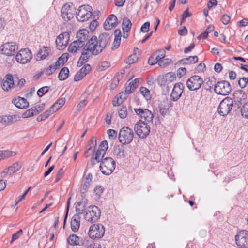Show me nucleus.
I'll return each mask as SVG.
<instances>
[{
	"instance_id": "obj_1",
	"label": "nucleus",
	"mask_w": 248,
	"mask_h": 248,
	"mask_svg": "<svg viewBox=\"0 0 248 248\" xmlns=\"http://www.w3.org/2000/svg\"><path fill=\"white\" fill-rule=\"evenodd\" d=\"M110 36L108 33L100 34L98 39L96 36H93L87 42V50H90L93 55L101 53L109 42Z\"/></svg>"
},
{
	"instance_id": "obj_2",
	"label": "nucleus",
	"mask_w": 248,
	"mask_h": 248,
	"mask_svg": "<svg viewBox=\"0 0 248 248\" xmlns=\"http://www.w3.org/2000/svg\"><path fill=\"white\" fill-rule=\"evenodd\" d=\"M115 166V162L112 158L106 157L101 161L100 170L102 173L108 175L113 171Z\"/></svg>"
},
{
	"instance_id": "obj_3",
	"label": "nucleus",
	"mask_w": 248,
	"mask_h": 248,
	"mask_svg": "<svg viewBox=\"0 0 248 248\" xmlns=\"http://www.w3.org/2000/svg\"><path fill=\"white\" fill-rule=\"evenodd\" d=\"M134 132L133 130L128 127L122 128L119 133L118 139L122 144H128L133 140Z\"/></svg>"
},
{
	"instance_id": "obj_4",
	"label": "nucleus",
	"mask_w": 248,
	"mask_h": 248,
	"mask_svg": "<svg viewBox=\"0 0 248 248\" xmlns=\"http://www.w3.org/2000/svg\"><path fill=\"white\" fill-rule=\"evenodd\" d=\"M101 211L96 206L89 207L86 211L84 215V219L88 222L93 223L97 221L100 218Z\"/></svg>"
},
{
	"instance_id": "obj_5",
	"label": "nucleus",
	"mask_w": 248,
	"mask_h": 248,
	"mask_svg": "<svg viewBox=\"0 0 248 248\" xmlns=\"http://www.w3.org/2000/svg\"><path fill=\"white\" fill-rule=\"evenodd\" d=\"M92 7L88 5L80 6L76 13L77 19L81 22L88 20L92 16Z\"/></svg>"
},
{
	"instance_id": "obj_6",
	"label": "nucleus",
	"mask_w": 248,
	"mask_h": 248,
	"mask_svg": "<svg viewBox=\"0 0 248 248\" xmlns=\"http://www.w3.org/2000/svg\"><path fill=\"white\" fill-rule=\"evenodd\" d=\"M233 100L229 97H226L220 103L217 111L221 116L227 115L232 109Z\"/></svg>"
},
{
	"instance_id": "obj_7",
	"label": "nucleus",
	"mask_w": 248,
	"mask_h": 248,
	"mask_svg": "<svg viewBox=\"0 0 248 248\" xmlns=\"http://www.w3.org/2000/svg\"><path fill=\"white\" fill-rule=\"evenodd\" d=\"M105 233V227L101 224H94L92 225L88 232L89 236L93 239H100L103 237Z\"/></svg>"
},
{
	"instance_id": "obj_8",
	"label": "nucleus",
	"mask_w": 248,
	"mask_h": 248,
	"mask_svg": "<svg viewBox=\"0 0 248 248\" xmlns=\"http://www.w3.org/2000/svg\"><path fill=\"white\" fill-rule=\"evenodd\" d=\"M134 130L139 137L141 138H146L149 134L150 128L141 120L137 121L134 126Z\"/></svg>"
},
{
	"instance_id": "obj_9",
	"label": "nucleus",
	"mask_w": 248,
	"mask_h": 248,
	"mask_svg": "<svg viewBox=\"0 0 248 248\" xmlns=\"http://www.w3.org/2000/svg\"><path fill=\"white\" fill-rule=\"evenodd\" d=\"M231 90L230 84L225 80L218 81L215 85L214 91L218 94L227 95L230 93Z\"/></svg>"
},
{
	"instance_id": "obj_10",
	"label": "nucleus",
	"mask_w": 248,
	"mask_h": 248,
	"mask_svg": "<svg viewBox=\"0 0 248 248\" xmlns=\"http://www.w3.org/2000/svg\"><path fill=\"white\" fill-rule=\"evenodd\" d=\"M203 83L202 78L198 75L191 77L186 82V86L189 90L195 91L200 89Z\"/></svg>"
},
{
	"instance_id": "obj_11",
	"label": "nucleus",
	"mask_w": 248,
	"mask_h": 248,
	"mask_svg": "<svg viewBox=\"0 0 248 248\" xmlns=\"http://www.w3.org/2000/svg\"><path fill=\"white\" fill-rule=\"evenodd\" d=\"M236 244L241 248H248V231L242 230L235 237Z\"/></svg>"
},
{
	"instance_id": "obj_12",
	"label": "nucleus",
	"mask_w": 248,
	"mask_h": 248,
	"mask_svg": "<svg viewBox=\"0 0 248 248\" xmlns=\"http://www.w3.org/2000/svg\"><path fill=\"white\" fill-rule=\"evenodd\" d=\"M32 53L28 48L21 49L16 55V60L18 62L25 64L29 62L32 58Z\"/></svg>"
},
{
	"instance_id": "obj_13",
	"label": "nucleus",
	"mask_w": 248,
	"mask_h": 248,
	"mask_svg": "<svg viewBox=\"0 0 248 248\" xmlns=\"http://www.w3.org/2000/svg\"><path fill=\"white\" fill-rule=\"evenodd\" d=\"M134 111L137 115L144 120L145 123H149L153 121L154 115L151 111L149 109L135 108H134Z\"/></svg>"
},
{
	"instance_id": "obj_14",
	"label": "nucleus",
	"mask_w": 248,
	"mask_h": 248,
	"mask_svg": "<svg viewBox=\"0 0 248 248\" xmlns=\"http://www.w3.org/2000/svg\"><path fill=\"white\" fill-rule=\"evenodd\" d=\"M69 39V34L68 32L61 33L56 39V47L59 50H62L67 46Z\"/></svg>"
},
{
	"instance_id": "obj_15",
	"label": "nucleus",
	"mask_w": 248,
	"mask_h": 248,
	"mask_svg": "<svg viewBox=\"0 0 248 248\" xmlns=\"http://www.w3.org/2000/svg\"><path fill=\"white\" fill-rule=\"evenodd\" d=\"M74 8L72 4H64L61 10V16L65 21H68L74 16Z\"/></svg>"
},
{
	"instance_id": "obj_16",
	"label": "nucleus",
	"mask_w": 248,
	"mask_h": 248,
	"mask_svg": "<svg viewBox=\"0 0 248 248\" xmlns=\"http://www.w3.org/2000/svg\"><path fill=\"white\" fill-rule=\"evenodd\" d=\"M17 49L18 46L15 42H7L1 46L2 53L7 56L14 55Z\"/></svg>"
},
{
	"instance_id": "obj_17",
	"label": "nucleus",
	"mask_w": 248,
	"mask_h": 248,
	"mask_svg": "<svg viewBox=\"0 0 248 248\" xmlns=\"http://www.w3.org/2000/svg\"><path fill=\"white\" fill-rule=\"evenodd\" d=\"M184 88V85L181 82L176 83L170 94L171 100L173 101H177L182 95Z\"/></svg>"
},
{
	"instance_id": "obj_18",
	"label": "nucleus",
	"mask_w": 248,
	"mask_h": 248,
	"mask_svg": "<svg viewBox=\"0 0 248 248\" xmlns=\"http://www.w3.org/2000/svg\"><path fill=\"white\" fill-rule=\"evenodd\" d=\"M16 81V80H14L11 74H7L2 81L1 84L2 89L5 91H8L16 86V84L15 83Z\"/></svg>"
},
{
	"instance_id": "obj_19",
	"label": "nucleus",
	"mask_w": 248,
	"mask_h": 248,
	"mask_svg": "<svg viewBox=\"0 0 248 248\" xmlns=\"http://www.w3.org/2000/svg\"><path fill=\"white\" fill-rule=\"evenodd\" d=\"M89 32L86 29L80 30L77 33V40L76 41L82 46H84L85 45L86 41L88 39Z\"/></svg>"
},
{
	"instance_id": "obj_20",
	"label": "nucleus",
	"mask_w": 248,
	"mask_h": 248,
	"mask_svg": "<svg viewBox=\"0 0 248 248\" xmlns=\"http://www.w3.org/2000/svg\"><path fill=\"white\" fill-rule=\"evenodd\" d=\"M87 47L88 46L87 43L85 46L83 47L81 55L78 62L77 66L78 67L81 66L83 64H84L88 61L89 58L92 55H93L91 52H90V50H87Z\"/></svg>"
},
{
	"instance_id": "obj_21",
	"label": "nucleus",
	"mask_w": 248,
	"mask_h": 248,
	"mask_svg": "<svg viewBox=\"0 0 248 248\" xmlns=\"http://www.w3.org/2000/svg\"><path fill=\"white\" fill-rule=\"evenodd\" d=\"M117 18L113 14L109 15L104 23V28L105 30H109L117 26Z\"/></svg>"
},
{
	"instance_id": "obj_22",
	"label": "nucleus",
	"mask_w": 248,
	"mask_h": 248,
	"mask_svg": "<svg viewBox=\"0 0 248 248\" xmlns=\"http://www.w3.org/2000/svg\"><path fill=\"white\" fill-rule=\"evenodd\" d=\"M233 102L234 101L235 104L237 105L238 107L242 104L243 100H245L247 98V95L245 92L241 90L235 91L233 94Z\"/></svg>"
},
{
	"instance_id": "obj_23",
	"label": "nucleus",
	"mask_w": 248,
	"mask_h": 248,
	"mask_svg": "<svg viewBox=\"0 0 248 248\" xmlns=\"http://www.w3.org/2000/svg\"><path fill=\"white\" fill-rule=\"evenodd\" d=\"M165 51L163 49L159 50L154 53V55H156L155 58L158 60V64L160 67H166L167 66V63H165L164 61H167V62H168L170 61L169 59H165L163 60H161L165 57Z\"/></svg>"
},
{
	"instance_id": "obj_24",
	"label": "nucleus",
	"mask_w": 248,
	"mask_h": 248,
	"mask_svg": "<svg viewBox=\"0 0 248 248\" xmlns=\"http://www.w3.org/2000/svg\"><path fill=\"white\" fill-rule=\"evenodd\" d=\"M12 103L17 108L21 109L26 108L29 106V103L27 101L26 99L20 96L13 99Z\"/></svg>"
},
{
	"instance_id": "obj_25",
	"label": "nucleus",
	"mask_w": 248,
	"mask_h": 248,
	"mask_svg": "<svg viewBox=\"0 0 248 248\" xmlns=\"http://www.w3.org/2000/svg\"><path fill=\"white\" fill-rule=\"evenodd\" d=\"M80 224V217L78 215H74L71 221V228L74 232H77L79 228Z\"/></svg>"
},
{
	"instance_id": "obj_26",
	"label": "nucleus",
	"mask_w": 248,
	"mask_h": 248,
	"mask_svg": "<svg viewBox=\"0 0 248 248\" xmlns=\"http://www.w3.org/2000/svg\"><path fill=\"white\" fill-rule=\"evenodd\" d=\"M49 52L50 49L48 47L42 46L37 54V60L40 61L46 59L48 56Z\"/></svg>"
},
{
	"instance_id": "obj_27",
	"label": "nucleus",
	"mask_w": 248,
	"mask_h": 248,
	"mask_svg": "<svg viewBox=\"0 0 248 248\" xmlns=\"http://www.w3.org/2000/svg\"><path fill=\"white\" fill-rule=\"evenodd\" d=\"M106 154L105 152L102 151L98 149L96 152L95 157H92L91 159V161L93 165L95 164V161H96L97 162H99L100 160H102L103 159L105 155Z\"/></svg>"
},
{
	"instance_id": "obj_28",
	"label": "nucleus",
	"mask_w": 248,
	"mask_h": 248,
	"mask_svg": "<svg viewBox=\"0 0 248 248\" xmlns=\"http://www.w3.org/2000/svg\"><path fill=\"white\" fill-rule=\"evenodd\" d=\"M165 82V84L167 86V88H169V84L176 81V77L175 74L173 72H169L167 73L164 77Z\"/></svg>"
},
{
	"instance_id": "obj_29",
	"label": "nucleus",
	"mask_w": 248,
	"mask_h": 248,
	"mask_svg": "<svg viewBox=\"0 0 248 248\" xmlns=\"http://www.w3.org/2000/svg\"><path fill=\"white\" fill-rule=\"evenodd\" d=\"M55 112V111L54 110V109H52V107H51V108L49 109L46 110L42 114L38 116L36 119V120L38 122H41L42 121H44Z\"/></svg>"
},
{
	"instance_id": "obj_30",
	"label": "nucleus",
	"mask_w": 248,
	"mask_h": 248,
	"mask_svg": "<svg viewBox=\"0 0 248 248\" xmlns=\"http://www.w3.org/2000/svg\"><path fill=\"white\" fill-rule=\"evenodd\" d=\"M80 238L76 234L70 235L67 238V243L71 245H80Z\"/></svg>"
},
{
	"instance_id": "obj_31",
	"label": "nucleus",
	"mask_w": 248,
	"mask_h": 248,
	"mask_svg": "<svg viewBox=\"0 0 248 248\" xmlns=\"http://www.w3.org/2000/svg\"><path fill=\"white\" fill-rule=\"evenodd\" d=\"M83 46L79 45L77 41H74L72 42L68 46V50L70 53H75L80 50Z\"/></svg>"
},
{
	"instance_id": "obj_32",
	"label": "nucleus",
	"mask_w": 248,
	"mask_h": 248,
	"mask_svg": "<svg viewBox=\"0 0 248 248\" xmlns=\"http://www.w3.org/2000/svg\"><path fill=\"white\" fill-rule=\"evenodd\" d=\"M131 26L132 24L130 20L126 17H124L122 23L123 31L128 32L131 28Z\"/></svg>"
},
{
	"instance_id": "obj_33",
	"label": "nucleus",
	"mask_w": 248,
	"mask_h": 248,
	"mask_svg": "<svg viewBox=\"0 0 248 248\" xmlns=\"http://www.w3.org/2000/svg\"><path fill=\"white\" fill-rule=\"evenodd\" d=\"M69 71L67 67L62 68L58 75V78L60 80H64L68 77Z\"/></svg>"
},
{
	"instance_id": "obj_34",
	"label": "nucleus",
	"mask_w": 248,
	"mask_h": 248,
	"mask_svg": "<svg viewBox=\"0 0 248 248\" xmlns=\"http://www.w3.org/2000/svg\"><path fill=\"white\" fill-rule=\"evenodd\" d=\"M86 207V202L84 201L78 202L76 205V211L78 215L83 213Z\"/></svg>"
},
{
	"instance_id": "obj_35",
	"label": "nucleus",
	"mask_w": 248,
	"mask_h": 248,
	"mask_svg": "<svg viewBox=\"0 0 248 248\" xmlns=\"http://www.w3.org/2000/svg\"><path fill=\"white\" fill-rule=\"evenodd\" d=\"M16 117V115H4L0 116V123L3 124H8L12 123L13 118Z\"/></svg>"
},
{
	"instance_id": "obj_36",
	"label": "nucleus",
	"mask_w": 248,
	"mask_h": 248,
	"mask_svg": "<svg viewBox=\"0 0 248 248\" xmlns=\"http://www.w3.org/2000/svg\"><path fill=\"white\" fill-rule=\"evenodd\" d=\"M65 103V98H62L58 99L52 106V109L56 112L61 108Z\"/></svg>"
},
{
	"instance_id": "obj_37",
	"label": "nucleus",
	"mask_w": 248,
	"mask_h": 248,
	"mask_svg": "<svg viewBox=\"0 0 248 248\" xmlns=\"http://www.w3.org/2000/svg\"><path fill=\"white\" fill-rule=\"evenodd\" d=\"M198 61V57L197 56H189V57L184 58L181 61V62L183 64H191L195 63Z\"/></svg>"
},
{
	"instance_id": "obj_38",
	"label": "nucleus",
	"mask_w": 248,
	"mask_h": 248,
	"mask_svg": "<svg viewBox=\"0 0 248 248\" xmlns=\"http://www.w3.org/2000/svg\"><path fill=\"white\" fill-rule=\"evenodd\" d=\"M36 108L33 107L26 110L23 114V118H28L31 116H33L35 115H36V113L35 111V109Z\"/></svg>"
},
{
	"instance_id": "obj_39",
	"label": "nucleus",
	"mask_w": 248,
	"mask_h": 248,
	"mask_svg": "<svg viewBox=\"0 0 248 248\" xmlns=\"http://www.w3.org/2000/svg\"><path fill=\"white\" fill-rule=\"evenodd\" d=\"M140 92L147 100L151 99L150 92L147 88L144 87H141L140 88Z\"/></svg>"
},
{
	"instance_id": "obj_40",
	"label": "nucleus",
	"mask_w": 248,
	"mask_h": 248,
	"mask_svg": "<svg viewBox=\"0 0 248 248\" xmlns=\"http://www.w3.org/2000/svg\"><path fill=\"white\" fill-rule=\"evenodd\" d=\"M21 167V165L20 163L16 162L14 163L12 165L9 167L10 169V173L13 174L17 170H18Z\"/></svg>"
},
{
	"instance_id": "obj_41",
	"label": "nucleus",
	"mask_w": 248,
	"mask_h": 248,
	"mask_svg": "<svg viewBox=\"0 0 248 248\" xmlns=\"http://www.w3.org/2000/svg\"><path fill=\"white\" fill-rule=\"evenodd\" d=\"M241 112L243 117L248 119V101L243 105L241 109Z\"/></svg>"
},
{
	"instance_id": "obj_42",
	"label": "nucleus",
	"mask_w": 248,
	"mask_h": 248,
	"mask_svg": "<svg viewBox=\"0 0 248 248\" xmlns=\"http://www.w3.org/2000/svg\"><path fill=\"white\" fill-rule=\"evenodd\" d=\"M119 116L122 119H124L127 116V110L126 107L122 106L120 109L118 110Z\"/></svg>"
},
{
	"instance_id": "obj_43",
	"label": "nucleus",
	"mask_w": 248,
	"mask_h": 248,
	"mask_svg": "<svg viewBox=\"0 0 248 248\" xmlns=\"http://www.w3.org/2000/svg\"><path fill=\"white\" fill-rule=\"evenodd\" d=\"M138 57L137 55L133 53L132 55L129 56L126 60L125 62L128 64H131L134 63L137 60Z\"/></svg>"
},
{
	"instance_id": "obj_44",
	"label": "nucleus",
	"mask_w": 248,
	"mask_h": 248,
	"mask_svg": "<svg viewBox=\"0 0 248 248\" xmlns=\"http://www.w3.org/2000/svg\"><path fill=\"white\" fill-rule=\"evenodd\" d=\"M88 101L86 99H83L81 100L77 106V109L78 111H80L83 108H84L87 103Z\"/></svg>"
},
{
	"instance_id": "obj_45",
	"label": "nucleus",
	"mask_w": 248,
	"mask_h": 248,
	"mask_svg": "<svg viewBox=\"0 0 248 248\" xmlns=\"http://www.w3.org/2000/svg\"><path fill=\"white\" fill-rule=\"evenodd\" d=\"M49 89V87L48 86H44L40 88L37 92V95L39 97H42L45 93L48 91Z\"/></svg>"
},
{
	"instance_id": "obj_46",
	"label": "nucleus",
	"mask_w": 248,
	"mask_h": 248,
	"mask_svg": "<svg viewBox=\"0 0 248 248\" xmlns=\"http://www.w3.org/2000/svg\"><path fill=\"white\" fill-rule=\"evenodd\" d=\"M215 81L211 80L210 79H208V80L206 82L205 84H204V88L206 90H209L212 88L214 86L215 87Z\"/></svg>"
},
{
	"instance_id": "obj_47",
	"label": "nucleus",
	"mask_w": 248,
	"mask_h": 248,
	"mask_svg": "<svg viewBox=\"0 0 248 248\" xmlns=\"http://www.w3.org/2000/svg\"><path fill=\"white\" fill-rule=\"evenodd\" d=\"M94 149V148H93L92 146L88 145L87 150L85 151L84 153L85 157L87 158L91 155L93 154Z\"/></svg>"
},
{
	"instance_id": "obj_48",
	"label": "nucleus",
	"mask_w": 248,
	"mask_h": 248,
	"mask_svg": "<svg viewBox=\"0 0 248 248\" xmlns=\"http://www.w3.org/2000/svg\"><path fill=\"white\" fill-rule=\"evenodd\" d=\"M91 70V66L88 64H86L83 67H82L79 71H80V73H82L84 75L86 76L88 73H89Z\"/></svg>"
},
{
	"instance_id": "obj_49",
	"label": "nucleus",
	"mask_w": 248,
	"mask_h": 248,
	"mask_svg": "<svg viewBox=\"0 0 248 248\" xmlns=\"http://www.w3.org/2000/svg\"><path fill=\"white\" fill-rule=\"evenodd\" d=\"M90 185L84 183L80 190V194L82 197H85L86 193L89 188Z\"/></svg>"
},
{
	"instance_id": "obj_50",
	"label": "nucleus",
	"mask_w": 248,
	"mask_h": 248,
	"mask_svg": "<svg viewBox=\"0 0 248 248\" xmlns=\"http://www.w3.org/2000/svg\"><path fill=\"white\" fill-rule=\"evenodd\" d=\"M123 93H120V97H115L113 100L112 104L114 106H118L122 102V94Z\"/></svg>"
},
{
	"instance_id": "obj_51",
	"label": "nucleus",
	"mask_w": 248,
	"mask_h": 248,
	"mask_svg": "<svg viewBox=\"0 0 248 248\" xmlns=\"http://www.w3.org/2000/svg\"><path fill=\"white\" fill-rule=\"evenodd\" d=\"M107 134L109 138L112 140L115 139L117 136V132L113 129H108L107 131Z\"/></svg>"
},
{
	"instance_id": "obj_52",
	"label": "nucleus",
	"mask_w": 248,
	"mask_h": 248,
	"mask_svg": "<svg viewBox=\"0 0 248 248\" xmlns=\"http://www.w3.org/2000/svg\"><path fill=\"white\" fill-rule=\"evenodd\" d=\"M22 229H20L16 232L13 234L12 237V240L10 242V244H12L14 241L17 240L22 234Z\"/></svg>"
},
{
	"instance_id": "obj_53",
	"label": "nucleus",
	"mask_w": 248,
	"mask_h": 248,
	"mask_svg": "<svg viewBox=\"0 0 248 248\" xmlns=\"http://www.w3.org/2000/svg\"><path fill=\"white\" fill-rule=\"evenodd\" d=\"M108 147V142L106 140H104L101 142L98 149L106 152Z\"/></svg>"
},
{
	"instance_id": "obj_54",
	"label": "nucleus",
	"mask_w": 248,
	"mask_h": 248,
	"mask_svg": "<svg viewBox=\"0 0 248 248\" xmlns=\"http://www.w3.org/2000/svg\"><path fill=\"white\" fill-rule=\"evenodd\" d=\"M120 80V79L119 78V75L114 78L110 85V87L112 90H114L116 88L117 86L119 84Z\"/></svg>"
},
{
	"instance_id": "obj_55",
	"label": "nucleus",
	"mask_w": 248,
	"mask_h": 248,
	"mask_svg": "<svg viewBox=\"0 0 248 248\" xmlns=\"http://www.w3.org/2000/svg\"><path fill=\"white\" fill-rule=\"evenodd\" d=\"M110 66V63L109 62L103 61L101 63L100 69L101 71H103L109 68Z\"/></svg>"
},
{
	"instance_id": "obj_56",
	"label": "nucleus",
	"mask_w": 248,
	"mask_h": 248,
	"mask_svg": "<svg viewBox=\"0 0 248 248\" xmlns=\"http://www.w3.org/2000/svg\"><path fill=\"white\" fill-rule=\"evenodd\" d=\"M45 104L42 103L38 105L33 107V108H35V111L36 113V115L38 114L39 112L43 110L45 108Z\"/></svg>"
},
{
	"instance_id": "obj_57",
	"label": "nucleus",
	"mask_w": 248,
	"mask_h": 248,
	"mask_svg": "<svg viewBox=\"0 0 248 248\" xmlns=\"http://www.w3.org/2000/svg\"><path fill=\"white\" fill-rule=\"evenodd\" d=\"M221 20L224 25H227L230 20V17L227 14H224L221 18Z\"/></svg>"
},
{
	"instance_id": "obj_58",
	"label": "nucleus",
	"mask_w": 248,
	"mask_h": 248,
	"mask_svg": "<svg viewBox=\"0 0 248 248\" xmlns=\"http://www.w3.org/2000/svg\"><path fill=\"white\" fill-rule=\"evenodd\" d=\"M63 173V169L62 168H61V169H60V170H59L58 172L56 174V178L55 180L56 183L58 182L61 179V178L62 177Z\"/></svg>"
},
{
	"instance_id": "obj_59",
	"label": "nucleus",
	"mask_w": 248,
	"mask_h": 248,
	"mask_svg": "<svg viewBox=\"0 0 248 248\" xmlns=\"http://www.w3.org/2000/svg\"><path fill=\"white\" fill-rule=\"evenodd\" d=\"M149 28L150 23L148 22H146L142 25L141 27V31L143 32H146L149 31Z\"/></svg>"
},
{
	"instance_id": "obj_60",
	"label": "nucleus",
	"mask_w": 248,
	"mask_h": 248,
	"mask_svg": "<svg viewBox=\"0 0 248 248\" xmlns=\"http://www.w3.org/2000/svg\"><path fill=\"white\" fill-rule=\"evenodd\" d=\"M85 75H84L82 73H80V71H79L75 76L74 77V80L75 81H78L80 80H81Z\"/></svg>"
},
{
	"instance_id": "obj_61",
	"label": "nucleus",
	"mask_w": 248,
	"mask_h": 248,
	"mask_svg": "<svg viewBox=\"0 0 248 248\" xmlns=\"http://www.w3.org/2000/svg\"><path fill=\"white\" fill-rule=\"evenodd\" d=\"M156 55H154V54L151 55L150 58H149L148 59V63L150 64V65H154L155 63H156L157 62H158V60H156L155 58V56Z\"/></svg>"
},
{
	"instance_id": "obj_62",
	"label": "nucleus",
	"mask_w": 248,
	"mask_h": 248,
	"mask_svg": "<svg viewBox=\"0 0 248 248\" xmlns=\"http://www.w3.org/2000/svg\"><path fill=\"white\" fill-rule=\"evenodd\" d=\"M104 191V189L102 188L100 186H97L95 187L94 189V192L95 195H98V196H100L101 194Z\"/></svg>"
},
{
	"instance_id": "obj_63",
	"label": "nucleus",
	"mask_w": 248,
	"mask_h": 248,
	"mask_svg": "<svg viewBox=\"0 0 248 248\" xmlns=\"http://www.w3.org/2000/svg\"><path fill=\"white\" fill-rule=\"evenodd\" d=\"M121 37L119 36H115L114 40L113 42V46L117 48L120 45Z\"/></svg>"
},
{
	"instance_id": "obj_64",
	"label": "nucleus",
	"mask_w": 248,
	"mask_h": 248,
	"mask_svg": "<svg viewBox=\"0 0 248 248\" xmlns=\"http://www.w3.org/2000/svg\"><path fill=\"white\" fill-rule=\"evenodd\" d=\"M135 88L131 85L130 83H129L128 85L126 86L125 87V92L126 93L129 94L132 93L134 90Z\"/></svg>"
}]
</instances>
